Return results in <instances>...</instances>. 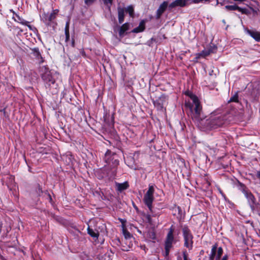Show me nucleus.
<instances>
[{"label":"nucleus","instance_id":"1a4fd4ad","mask_svg":"<svg viewBox=\"0 0 260 260\" xmlns=\"http://www.w3.org/2000/svg\"><path fill=\"white\" fill-rule=\"evenodd\" d=\"M188 5V0H175L169 5V9L171 10L172 9L177 7L183 8Z\"/></svg>","mask_w":260,"mask_h":260},{"label":"nucleus","instance_id":"2f4dec72","mask_svg":"<svg viewBox=\"0 0 260 260\" xmlns=\"http://www.w3.org/2000/svg\"><path fill=\"white\" fill-rule=\"evenodd\" d=\"M103 2L105 5H106L109 9H110V7L112 4L113 0H103Z\"/></svg>","mask_w":260,"mask_h":260},{"label":"nucleus","instance_id":"0eeeda50","mask_svg":"<svg viewBox=\"0 0 260 260\" xmlns=\"http://www.w3.org/2000/svg\"><path fill=\"white\" fill-rule=\"evenodd\" d=\"M173 232L174 230L170 228L167 236L165 241V252L166 255H169L170 250L172 246V243L174 240Z\"/></svg>","mask_w":260,"mask_h":260},{"label":"nucleus","instance_id":"f8f14e48","mask_svg":"<svg viewBox=\"0 0 260 260\" xmlns=\"http://www.w3.org/2000/svg\"><path fill=\"white\" fill-rule=\"evenodd\" d=\"M12 18L15 21L21 23L22 25H26L28 26L30 29H31V26L29 24V22L20 17L18 15L16 14V16H13Z\"/></svg>","mask_w":260,"mask_h":260},{"label":"nucleus","instance_id":"39448f33","mask_svg":"<svg viewBox=\"0 0 260 260\" xmlns=\"http://www.w3.org/2000/svg\"><path fill=\"white\" fill-rule=\"evenodd\" d=\"M182 235L184 241V246L189 250L193 247V235L187 225H184L182 229Z\"/></svg>","mask_w":260,"mask_h":260},{"label":"nucleus","instance_id":"09e8293b","mask_svg":"<svg viewBox=\"0 0 260 260\" xmlns=\"http://www.w3.org/2000/svg\"><path fill=\"white\" fill-rule=\"evenodd\" d=\"M74 41H73V42H72L73 46H74Z\"/></svg>","mask_w":260,"mask_h":260},{"label":"nucleus","instance_id":"c85d7f7f","mask_svg":"<svg viewBox=\"0 0 260 260\" xmlns=\"http://www.w3.org/2000/svg\"><path fill=\"white\" fill-rule=\"evenodd\" d=\"M123 234L124 235L125 238L126 239L130 238L131 237V234L125 228L122 229Z\"/></svg>","mask_w":260,"mask_h":260},{"label":"nucleus","instance_id":"ea45409f","mask_svg":"<svg viewBox=\"0 0 260 260\" xmlns=\"http://www.w3.org/2000/svg\"><path fill=\"white\" fill-rule=\"evenodd\" d=\"M183 260H189L186 252H183Z\"/></svg>","mask_w":260,"mask_h":260},{"label":"nucleus","instance_id":"c03bdc74","mask_svg":"<svg viewBox=\"0 0 260 260\" xmlns=\"http://www.w3.org/2000/svg\"><path fill=\"white\" fill-rule=\"evenodd\" d=\"M214 258H215V257L211 256V255H209V260H214Z\"/></svg>","mask_w":260,"mask_h":260},{"label":"nucleus","instance_id":"a211bd4d","mask_svg":"<svg viewBox=\"0 0 260 260\" xmlns=\"http://www.w3.org/2000/svg\"><path fill=\"white\" fill-rule=\"evenodd\" d=\"M87 233L95 240H96L99 236V232L91 229L89 226L87 228Z\"/></svg>","mask_w":260,"mask_h":260},{"label":"nucleus","instance_id":"3c124183","mask_svg":"<svg viewBox=\"0 0 260 260\" xmlns=\"http://www.w3.org/2000/svg\"><path fill=\"white\" fill-rule=\"evenodd\" d=\"M203 260H206V257L204 258Z\"/></svg>","mask_w":260,"mask_h":260},{"label":"nucleus","instance_id":"473e14b6","mask_svg":"<svg viewBox=\"0 0 260 260\" xmlns=\"http://www.w3.org/2000/svg\"><path fill=\"white\" fill-rule=\"evenodd\" d=\"M103 2L105 5H106L109 9H110V7L112 4L113 0H103Z\"/></svg>","mask_w":260,"mask_h":260},{"label":"nucleus","instance_id":"6ab92c4d","mask_svg":"<svg viewBox=\"0 0 260 260\" xmlns=\"http://www.w3.org/2000/svg\"><path fill=\"white\" fill-rule=\"evenodd\" d=\"M104 121L106 124L109 127H112L114 123V119L113 116H111L110 115H106L104 117Z\"/></svg>","mask_w":260,"mask_h":260},{"label":"nucleus","instance_id":"7ed1b4c3","mask_svg":"<svg viewBox=\"0 0 260 260\" xmlns=\"http://www.w3.org/2000/svg\"><path fill=\"white\" fill-rule=\"evenodd\" d=\"M40 73L42 80L46 84V86H50L55 82V76L58 74L57 73L51 72L46 66H43L40 68Z\"/></svg>","mask_w":260,"mask_h":260},{"label":"nucleus","instance_id":"f704fd0d","mask_svg":"<svg viewBox=\"0 0 260 260\" xmlns=\"http://www.w3.org/2000/svg\"><path fill=\"white\" fill-rule=\"evenodd\" d=\"M238 95L237 94H235V95H234V96H233L231 98L230 102H238Z\"/></svg>","mask_w":260,"mask_h":260},{"label":"nucleus","instance_id":"20e7f679","mask_svg":"<svg viewBox=\"0 0 260 260\" xmlns=\"http://www.w3.org/2000/svg\"><path fill=\"white\" fill-rule=\"evenodd\" d=\"M154 192V187L152 185H149L148 190L144 194L143 201L145 205L148 207L149 211L152 213L153 216H157L158 213L153 211L152 203L154 200L153 194Z\"/></svg>","mask_w":260,"mask_h":260},{"label":"nucleus","instance_id":"de8ad7c7","mask_svg":"<svg viewBox=\"0 0 260 260\" xmlns=\"http://www.w3.org/2000/svg\"><path fill=\"white\" fill-rule=\"evenodd\" d=\"M177 260H182V258H181V257H178L177 258Z\"/></svg>","mask_w":260,"mask_h":260},{"label":"nucleus","instance_id":"9b49d317","mask_svg":"<svg viewBox=\"0 0 260 260\" xmlns=\"http://www.w3.org/2000/svg\"><path fill=\"white\" fill-rule=\"evenodd\" d=\"M224 8L227 11L238 10L239 12H242L243 14H246L247 13L246 9L241 8L237 5H227L225 6Z\"/></svg>","mask_w":260,"mask_h":260},{"label":"nucleus","instance_id":"393cba45","mask_svg":"<svg viewBox=\"0 0 260 260\" xmlns=\"http://www.w3.org/2000/svg\"><path fill=\"white\" fill-rule=\"evenodd\" d=\"M217 244L215 243L212 246L210 255L215 257L217 255Z\"/></svg>","mask_w":260,"mask_h":260},{"label":"nucleus","instance_id":"c756f323","mask_svg":"<svg viewBox=\"0 0 260 260\" xmlns=\"http://www.w3.org/2000/svg\"><path fill=\"white\" fill-rule=\"evenodd\" d=\"M64 158L66 159V162L68 163V164H70L72 161L73 157H72V155H70L69 156H68V155L63 156V157H62V159H64Z\"/></svg>","mask_w":260,"mask_h":260},{"label":"nucleus","instance_id":"ddd939ff","mask_svg":"<svg viewBox=\"0 0 260 260\" xmlns=\"http://www.w3.org/2000/svg\"><path fill=\"white\" fill-rule=\"evenodd\" d=\"M246 32L253 38L256 41L260 42V33L257 31L245 29Z\"/></svg>","mask_w":260,"mask_h":260},{"label":"nucleus","instance_id":"dca6fc26","mask_svg":"<svg viewBox=\"0 0 260 260\" xmlns=\"http://www.w3.org/2000/svg\"><path fill=\"white\" fill-rule=\"evenodd\" d=\"M116 187L117 188V190L118 191L121 192L123 190L127 189L128 187H129V185L128 182L127 181H125L122 183H116Z\"/></svg>","mask_w":260,"mask_h":260},{"label":"nucleus","instance_id":"8fccbe9b","mask_svg":"<svg viewBox=\"0 0 260 260\" xmlns=\"http://www.w3.org/2000/svg\"><path fill=\"white\" fill-rule=\"evenodd\" d=\"M222 22H223V23H225V20H223Z\"/></svg>","mask_w":260,"mask_h":260},{"label":"nucleus","instance_id":"4c0bfd02","mask_svg":"<svg viewBox=\"0 0 260 260\" xmlns=\"http://www.w3.org/2000/svg\"><path fill=\"white\" fill-rule=\"evenodd\" d=\"M119 220H120V221L121 222V223L122 224V229H124V228H125L124 224L126 222V220L121 219V218H119Z\"/></svg>","mask_w":260,"mask_h":260},{"label":"nucleus","instance_id":"a19ab883","mask_svg":"<svg viewBox=\"0 0 260 260\" xmlns=\"http://www.w3.org/2000/svg\"><path fill=\"white\" fill-rule=\"evenodd\" d=\"M111 151H110V150H108L106 151V153H105V156H106V157H108L109 155H111Z\"/></svg>","mask_w":260,"mask_h":260},{"label":"nucleus","instance_id":"4be33fe9","mask_svg":"<svg viewBox=\"0 0 260 260\" xmlns=\"http://www.w3.org/2000/svg\"><path fill=\"white\" fill-rule=\"evenodd\" d=\"M125 10V11L128 13L129 16L133 17L134 15V8L132 5L128 6Z\"/></svg>","mask_w":260,"mask_h":260},{"label":"nucleus","instance_id":"aec40b11","mask_svg":"<svg viewBox=\"0 0 260 260\" xmlns=\"http://www.w3.org/2000/svg\"><path fill=\"white\" fill-rule=\"evenodd\" d=\"M209 55V52L208 51V50L206 49H205L201 52L196 54V58L200 59L201 58H205L206 57L208 56Z\"/></svg>","mask_w":260,"mask_h":260},{"label":"nucleus","instance_id":"412c9836","mask_svg":"<svg viewBox=\"0 0 260 260\" xmlns=\"http://www.w3.org/2000/svg\"><path fill=\"white\" fill-rule=\"evenodd\" d=\"M32 53L34 56L36 57V58L38 59H41V62H43L42 57L41 56V54L39 51V49L38 48H34L31 49Z\"/></svg>","mask_w":260,"mask_h":260},{"label":"nucleus","instance_id":"f03ea898","mask_svg":"<svg viewBox=\"0 0 260 260\" xmlns=\"http://www.w3.org/2000/svg\"><path fill=\"white\" fill-rule=\"evenodd\" d=\"M229 114L213 112L207 120V125L211 129H216L225 126L229 123Z\"/></svg>","mask_w":260,"mask_h":260},{"label":"nucleus","instance_id":"7c9ffc66","mask_svg":"<svg viewBox=\"0 0 260 260\" xmlns=\"http://www.w3.org/2000/svg\"><path fill=\"white\" fill-rule=\"evenodd\" d=\"M150 213H148L147 215H146V219H147L148 222L151 223V222H152V219H151V216H153L152 215V213L149 211Z\"/></svg>","mask_w":260,"mask_h":260},{"label":"nucleus","instance_id":"a18cd8bd","mask_svg":"<svg viewBox=\"0 0 260 260\" xmlns=\"http://www.w3.org/2000/svg\"><path fill=\"white\" fill-rule=\"evenodd\" d=\"M10 11L13 14V16H16V14H17L15 13V12L12 9L10 10Z\"/></svg>","mask_w":260,"mask_h":260},{"label":"nucleus","instance_id":"5701e85b","mask_svg":"<svg viewBox=\"0 0 260 260\" xmlns=\"http://www.w3.org/2000/svg\"><path fill=\"white\" fill-rule=\"evenodd\" d=\"M216 1V5L218 4V0H215ZM210 0H188L189 4H197L200 3H206L209 2Z\"/></svg>","mask_w":260,"mask_h":260},{"label":"nucleus","instance_id":"603ef678","mask_svg":"<svg viewBox=\"0 0 260 260\" xmlns=\"http://www.w3.org/2000/svg\"><path fill=\"white\" fill-rule=\"evenodd\" d=\"M220 5H221V6H222V5H223L222 3H220Z\"/></svg>","mask_w":260,"mask_h":260},{"label":"nucleus","instance_id":"79ce46f5","mask_svg":"<svg viewBox=\"0 0 260 260\" xmlns=\"http://www.w3.org/2000/svg\"><path fill=\"white\" fill-rule=\"evenodd\" d=\"M45 194H47L48 198H49L50 201L51 202V200H52V198H51V197L50 194L49 193H48V192H45Z\"/></svg>","mask_w":260,"mask_h":260},{"label":"nucleus","instance_id":"c9c22d12","mask_svg":"<svg viewBox=\"0 0 260 260\" xmlns=\"http://www.w3.org/2000/svg\"><path fill=\"white\" fill-rule=\"evenodd\" d=\"M64 32H65V36H66L65 41L66 43H67L69 41V39H70V31H64Z\"/></svg>","mask_w":260,"mask_h":260},{"label":"nucleus","instance_id":"f257e3e1","mask_svg":"<svg viewBox=\"0 0 260 260\" xmlns=\"http://www.w3.org/2000/svg\"><path fill=\"white\" fill-rule=\"evenodd\" d=\"M185 94L190 98V101H186L185 103V106L189 110L188 115L192 119L199 120L202 112V107L199 100L196 95L189 91H186Z\"/></svg>","mask_w":260,"mask_h":260},{"label":"nucleus","instance_id":"f3484780","mask_svg":"<svg viewBox=\"0 0 260 260\" xmlns=\"http://www.w3.org/2000/svg\"><path fill=\"white\" fill-rule=\"evenodd\" d=\"M129 24L127 22L124 23L119 27V35L120 37H122L124 36V33L126 31L129 29Z\"/></svg>","mask_w":260,"mask_h":260},{"label":"nucleus","instance_id":"4468645a","mask_svg":"<svg viewBox=\"0 0 260 260\" xmlns=\"http://www.w3.org/2000/svg\"><path fill=\"white\" fill-rule=\"evenodd\" d=\"M117 11H118V22L120 24H121L124 21V16H125V15H124L125 10L123 8L118 7L117 8Z\"/></svg>","mask_w":260,"mask_h":260},{"label":"nucleus","instance_id":"864d4df0","mask_svg":"<svg viewBox=\"0 0 260 260\" xmlns=\"http://www.w3.org/2000/svg\"><path fill=\"white\" fill-rule=\"evenodd\" d=\"M3 110H0V112L2 111Z\"/></svg>","mask_w":260,"mask_h":260},{"label":"nucleus","instance_id":"6e6552de","mask_svg":"<svg viewBox=\"0 0 260 260\" xmlns=\"http://www.w3.org/2000/svg\"><path fill=\"white\" fill-rule=\"evenodd\" d=\"M59 11L58 9L53 10L51 13H44L42 15V20L46 25L50 23L56 18Z\"/></svg>","mask_w":260,"mask_h":260},{"label":"nucleus","instance_id":"72a5a7b5","mask_svg":"<svg viewBox=\"0 0 260 260\" xmlns=\"http://www.w3.org/2000/svg\"><path fill=\"white\" fill-rule=\"evenodd\" d=\"M103 2L105 5H106L109 9H110V7L112 4L113 0H103Z\"/></svg>","mask_w":260,"mask_h":260},{"label":"nucleus","instance_id":"49530a36","mask_svg":"<svg viewBox=\"0 0 260 260\" xmlns=\"http://www.w3.org/2000/svg\"><path fill=\"white\" fill-rule=\"evenodd\" d=\"M257 177L260 179V170L257 172Z\"/></svg>","mask_w":260,"mask_h":260},{"label":"nucleus","instance_id":"bb28decb","mask_svg":"<svg viewBox=\"0 0 260 260\" xmlns=\"http://www.w3.org/2000/svg\"><path fill=\"white\" fill-rule=\"evenodd\" d=\"M161 100L159 99L158 100H156L154 101L153 104L155 107H157L158 109H162L163 108V104L160 102Z\"/></svg>","mask_w":260,"mask_h":260},{"label":"nucleus","instance_id":"e433bc0d","mask_svg":"<svg viewBox=\"0 0 260 260\" xmlns=\"http://www.w3.org/2000/svg\"><path fill=\"white\" fill-rule=\"evenodd\" d=\"M37 193L38 194V196H40L41 194L43 193L42 188H41V187L39 185L38 186V189L37 190Z\"/></svg>","mask_w":260,"mask_h":260},{"label":"nucleus","instance_id":"58836bf2","mask_svg":"<svg viewBox=\"0 0 260 260\" xmlns=\"http://www.w3.org/2000/svg\"><path fill=\"white\" fill-rule=\"evenodd\" d=\"M69 25H70V21H68L66 23L64 31H69Z\"/></svg>","mask_w":260,"mask_h":260},{"label":"nucleus","instance_id":"cd10ccee","mask_svg":"<svg viewBox=\"0 0 260 260\" xmlns=\"http://www.w3.org/2000/svg\"><path fill=\"white\" fill-rule=\"evenodd\" d=\"M206 49L209 52V54H210L212 53H215L216 52L217 47L215 45H210L209 48Z\"/></svg>","mask_w":260,"mask_h":260},{"label":"nucleus","instance_id":"37998d69","mask_svg":"<svg viewBox=\"0 0 260 260\" xmlns=\"http://www.w3.org/2000/svg\"><path fill=\"white\" fill-rule=\"evenodd\" d=\"M219 192H220V193H221V194L222 195V196L224 199H225V198H226L225 195V194L222 192V191L221 190H219Z\"/></svg>","mask_w":260,"mask_h":260},{"label":"nucleus","instance_id":"423d86ee","mask_svg":"<svg viewBox=\"0 0 260 260\" xmlns=\"http://www.w3.org/2000/svg\"><path fill=\"white\" fill-rule=\"evenodd\" d=\"M239 189L244 193L245 197L246 198L248 204L252 210H254L256 203V199L254 196L248 191L246 187L242 183H240Z\"/></svg>","mask_w":260,"mask_h":260},{"label":"nucleus","instance_id":"a878e982","mask_svg":"<svg viewBox=\"0 0 260 260\" xmlns=\"http://www.w3.org/2000/svg\"><path fill=\"white\" fill-rule=\"evenodd\" d=\"M217 255L215 260H219L223 253V249L221 247H217Z\"/></svg>","mask_w":260,"mask_h":260},{"label":"nucleus","instance_id":"9d476101","mask_svg":"<svg viewBox=\"0 0 260 260\" xmlns=\"http://www.w3.org/2000/svg\"><path fill=\"white\" fill-rule=\"evenodd\" d=\"M168 7H169L168 2L167 1L163 2V3L160 5L156 11V18L157 19L160 18L161 16L166 10Z\"/></svg>","mask_w":260,"mask_h":260},{"label":"nucleus","instance_id":"b1692460","mask_svg":"<svg viewBox=\"0 0 260 260\" xmlns=\"http://www.w3.org/2000/svg\"><path fill=\"white\" fill-rule=\"evenodd\" d=\"M147 237L150 240H155L156 239L155 233L153 230H150L147 234Z\"/></svg>","mask_w":260,"mask_h":260},{"label":"nucleus","instance_id":"2eb2a0df","mask_svg":"<svg viewBox=\"0 0 260 260\" xmlns=\"http://www.w3.org/2000/svg\"><path fill=\"white\" fill-rule=\"evenodd\" d=\"M145 28V21L143 20H142L138 27L133 29L132 31V32L134 33H139L140 32H142L144 30Z\"/></svg>","mask_w":260,"mask_h":260}]
</instances>
